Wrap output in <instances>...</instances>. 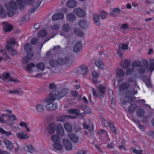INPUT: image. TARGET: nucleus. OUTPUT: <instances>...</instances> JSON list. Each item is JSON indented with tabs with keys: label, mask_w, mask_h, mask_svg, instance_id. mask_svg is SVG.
Instances as JSON below:
<instances>
[{
	"label": "nucleus",
	"mask_w": 154,
	"mask_h": 154,
	"mask_svg": "<svg viewBox=\"0 0 154 154\" xmlns=\"http://www.w3.org/2000/svg\"><path fill=\"white\" fill-rule=\"evenodd\" d=\"M51 139L54 143L60 142V138L57 135H52L51 137Z\"/></svg>",
	"instance_id": "72a5a7b5"
},
{
	"label": "nucleus",
	"mask_w": 154,
	"mask_h": 154,
	"mask_svg": "<svg viewBox=\"0 0 154 154\" xmlns=\"http://www.w3.org/2000/svg\"><path fill=\"white\" fill-rule=\"evenodd\" d=\"M6 13L2 5H0V16L2 18H4L6 17Z\"/></svg>",
	"instance_id": "37998d69"
},
{
	"label": "nucleus",
	"mask_w": 154,
	"mask_h": 154,
	"mask_svg": "<svg viewBox=\"0 0 154 154\" xmlns=\"http://www.w3.org/2000/svg\"><path fill=\"white\" fill-rule=\"evenodd\" d=\"M76 118L75 116L64 115L58 116L57 117L56 120L58 122H63L65 121L67 119H75Z\"/></svg>",
	"instance_id": "1a4fd4ad"
},
{
	"label": "nucleus",
	"mask_w": 154,
	"mask_h": 154,
	"mask_svg": "<svg viewBox=\"0 0 154 154\" xmlns=\"http://www.w3.org/2000/svg\"><path fill=\"white\" fill-rule=\"evenodd\" d=\"M50 65L52 67H56L58 65L57 61L54 60H52L49 61V62Z\"/></svg>",
	"instance_id": "864d4df0"
},
{
	"label": "nucleus",
	"mask_w": 154,
	"mask_h": 154,
	"mask_svg": "<svg viewBox=\"0 0 154 154\" xmlns=\"http://www.w3.org/2000/svg\"><path fill=\"white\" fill-rule=\"evenodd\" d=\"M20 125L21 127H24L26 129L27 132H29L30 131L29 128L28 127V125L26 123L21 121L20 123Z\"/></svg>",
	"instance_id": "5fc2aeb1"
},
{
	"label": "nucleus",
	"mask_w": 154,
	"mask_h": 154,
	"mask_svg": "<svg viewBox=\"0 0 154 154\" xmlns=\"http://www.w3.org/2000/svg\"><path fill=\"white\" fill-rule=\"evenodd\" d=\"M133 67H140L142 66L141 62L140 60H136L133 62L132 64Z\"/></svg>",
	"instance_id": "a18cd8bd"
},
{
	"label": "nucleus",
	"mask_w": 154,
	"mask_h": 154,
	"mask_svg": "<svg viewBox=\"0 0 154 154\" xmlns=\"http://www.w3.org/2000/svg\"><path fill=\"white\" fill-rule=\"evenodd\" d=\"M82 47V43L81 41H78L74 45L73 50V51L76 53L79 52Z\"/></svg>",
	"instance_id": "ddd939ff"
},
{
	"label": "nucleus",
	"mask_w": 154,
	"mask_h": 154,
	"mask_svg": "<svg viewBox=\"0 0 154 154\" xmlns=\"http://www.w3.org/2000/svg\"><path fill=\"white\" fill-rule=\"evenodd\" d=\"M80 107L85 111V113L89 114L92 113V111L91 108L87 106L82 105H81Z\"/></svg>",
	"instance_id": "c756f323"
},
{
	"label": "nucleus",
	"mask_w": 154,
	"mask_h": 154,
	"mask_svg": "<svg viewBox=\"0 0 154 154\" xmlns=\"http://www.w3.org/2000/svg\"><path fill=\"white\" fill-rule=\"evenodd\" d=\"M72 95L75 97L77 98V100L79 102L80 101L81 98V96L79 95L78 92L76 91H72L71 92Z\"/></svg>",
	"instance_id": "ea45409f"
},
{
	"label": "nucleus",
	"mask_w": 154,
	"mask_h": 154,
	"mask_svg": "<svg viewBox=\"0 0 154 154\" xmlns=\"http://www.w3.org/2000/svg\"><path fill=\"white\" fill-rule=\"evenodd\" d=\"M19 5L20 6L21 8H23L24 7L25 2L22 0H16Z\"/></svg>",
	"instance_id": "e2e57ef3"
},
{
	"label": "nucleus",
	"mask_w": 154,
	"mask_h": 154,
	"mask_svg": "<svg viewBox=\"0 0 154 154\" xmlns=\"http://www.w3.org/2000/svg\"><path fill=\"white\" fill-rule=\"evenodd\" d=\"M8 51L9 54L12 56L16 55L17 54V51L13 48L9 50Z\"/></svg>",
	"instance_id": "bf43d9fd"
},
{
	"label": "nucleus",
	"mask_w": 154,
	"mask_h": 154,
	"mask_svg": "<svg viewBox=\"0 0 154 154\" xmlns=\"http://www.w3.org/2000/svg\"><path fill=\"white\" fill-rule=\"evenodd\" d=\"M16 135L19 138L22 139H26L29 137L28 134L23 131L19 133Z\"/></svg>",
	"instance_id": "a878e982"
},
{
	"label": "nucleus",
	"mask_w": 154,
	"mask_h": 154,
	"mask_svg": "<svg viewBox=\"0 0 154 154\" xmlns=\"http://www.w3.org/2000/svg\"><path fill=\"white\" fill-rule=\"evenodd\" d=\"M0 133L2 134H5L7 137L14 135V134L12 133L11 131H7L4 130L2 128H0Z\"/></svg>",
	"instance_id": "a19ab883"
},
{
	"label": "nucleus",
	"mask_w": 154,
	"mask_h": 154,
	"mask_svg": "<svg viewBox=\"0 0 154 154\" xmlns=\"http://www.w3.org/2000/svg\"><path fill=\"white\" fill-rule=\"evenodd\" d=\"M130 64L131 61L129 60L125 59L121 60L120 62V65L123 68L125 69L129 66Z\"/></svg>",
	"instance_id": "9d476101"
},
{
	"label": "nucleus",
	"mask_w": 154,
	"mask_h": 154,
	"mask_svg": "<svg viewBox=\"0 0 154 154\" xmlns=\"http://www.w3.org/2000/svg\"><path fill=\"white\" fill-rule=\"evenodd\" d=\"M16 42L14 38L10 39L6 42V45L5 46V48L7 51L12 49L15 46Z\"/></svg>",
	"instance_id": "20e7f679"
},
{
	"label": "nucleus",
	"mask_w": 154,
	"mask_h": 154,
	"mask_svg": "<svg viewBox=\"0 0 154 154\" xmlns=\"http://www.w3.org/2000/svg\"><path fill=\"white\" fill-rule=\"evenodd\" d=\"M137 108V106L136 104H132L129 107L128 109V112L130 113H131Z\"/></svg>",
	"instance_id": "de8ad7c7"
},
{
	"label": "nucleus",
	"mask_w": 154,
	"mask_h": 154,
	"mask_svg": "<svg viewBox=\"0 0 154 154\" xmlns=\"http://www.w3.org/2000/svg\"><path fill=\"white\" fill-rule=\"evenodd\" d=\"M137 116L140 117H142L145 114L144 111L142 109H139L136 112Z\"/></svg>",
	"instance_id": "09e8293b"
},
{
	"label": "nucleus",
	"mask_w": 154,
	"mask_h": 154,
	"mask_svg": "<svg viewBox=\"0 0 154 154\" xmlns=\"http://www.w3.org/2000/svg\"><path fill=\"white\" fill-rule=\"evenodd\" d=\"M60 25L58 24H54L51 26V28L53 30H57L60 28Z\"/></svg>",
	"instance_id": "052dcab7"
},
{
	"label": "nucleus",
	"mask_w": 154,
	"mask_h": 154,
	"mask_svg": "<svg viewBox=\"0 0 154 154\" xmlns=\"http://www.w3.org/2000/svg\"><path fill=\"white\" fill-rule=\"evenodd\" d=\"M57 100L50 93L45 99L44 100L47 103L45 106V108L47 110L52 111L57 109V104L56 103H54V101Z\"/></svg>",
	"instance_id": "f257e3e1"
},
{
	"label": "nucleus",
	"mask_w": 154,
	"mask_h": 154,
	"mask_svg": "<svg viewBox=\"0 0 154 154\" xmlns=\"http://www.w3.org/2000/svg\"><path fill=\"white\" fill-rule=\"evenodd\" d=\"M35 109L38 113H42L45 110V106L42 104L38 103L36 105Z\"/></svg>",
	"instance_id": "dca6fc26"
},
{
	"label": "nucleus",
	"mask_w": 154,
	"mask_h": 154,
	"mask_svg": "<svg viewBox=\"0 0 154 154\" xmlns=\"http://www.w3.org/2000/svg\"><path fill=\"white\" fill-rule=\"evenodd\" d=\"M74 32L76 35L80 37L82 36L83 34L82 32L78 28H75Z\"/></svg>",
	"instance_id": "603ef678"
},
{
	"label": "nucleus",
	"mask_w": 154,
	"mask_h": 154,
	"mask_svg": "<svg viewBox=\"0 0 154 154\" xmlns=\"http://www.w3.org/2000/svg\"><path fill=\"white\" fill-rule=\"evenodd\" d=\"M35 65L34 63H30L26 67V69L27 71H31L33 68L35 67Z\"/></svg>",
	"instance_id": "6e6d98bb"
},
{
	"label": "nucleus",
	"mask_w": 154,
	"mask_h": 154,
	"mask_svg": "<svg viewBox=\"0 0 154 154\" xmlns=\"http://www.w3.org/2000/svg\"><path fill=\"white\" fill-rule=\"evenodd\" d=\"M83 128L85 129L88 130L91 134L93 132V125L92 123L89 121L84 122L82 124Z\"/></svg>",
	"instance_id": "6e6552de"
},
{
	"label": "nucleus",
	"mask_w": 154,
	"mask_h": 154,
	"mask_svg": "<svg viewBox=\"0 0 154 154\" xmlns=\"http://www.w3.org/2000/svg\"><path fill=\"white\" fill-rule=\"evenodd\" d=\"M64 127L66 131L70 132L72 130V127L71 125L69 123L66 122L64 124Z\"/></svg>",
	"instance_id": "f704fd0d"
},
{
	"label": "nucleus",
	"mask_w": 154,
	"mask_h": 154,
	"mask_svg": "<svg viewBox=\"0 0 154 154\" xmlns=\"http://www.w3.org/2000/svg\"><path fill=\"white\" fill-rule=\"evenodd\" d=\"M87 71V67L85 66H82L79 69L77 73L78 75H81L83 76H85Z\"/></svg>",
	"instance_id": "f8f14e48"
},
{
	"label": "nucleus",
	"mask_w": 154,
	"mask_h": 154,
	"mask_svg": "<svg viewBox=\"0 0 154 154\" xmlns=\"http://www.w3.org/2000/svg\"><path fill=\"white\" fill-rule=\"evenodd\" d=\"M8 92L9 94H17L20 95H22L23 93V91L20 89L10 90Z\"/></svg>",
	"instance_id": "cd10ccee"
},
{
	"label": "nucleus",
	"mask_w": 154,
	"mask_h": 154,
	"mask_svg": "<svg viewBox=\"0 0 154 154\" xmlns=\"http://www.w3.org/2000/svg\"><path fill=\"white\" fill-rule=\"evenodd\" d=\"M149 71L151 72L154 70V59H151L149 60V66L148 68Z\"/></svg>",
	"instance_id": "2f4dec72"
},
{
	"label": "nucleus",
	"mask_w": 154,
	"mask_h": 154,
	"mask_svg": "<svg viewBox=\"0 0 154 154\" xmlns=\"http://www.w3.org/2000/svg\"><path fill=\"white\" fill-rule=\"evenodd\" d=\"M63 144L66 150H70L72 148V144L69 140L63 139L62 140Z\"/></svg>",
	"instance_id": "0eeeda50"
},
{
	"label": "nucleus",
	"mask_w": 154,
	"mask_h": 154,
	"mask_svg": "<svg viewBox=\"0 0 154 154\" xmlns=\"http://www.w3.org/2000/svg\"><path fill=\"white\" fill-rule=\"evenodd\" d=\"M66 19L69 22H72L75 20V16L72 13L68 14L66 17Z\"/></svg>",
	"instance_id": "e433bc0d"
},
{
	"label": "nucleus",
	"mask_w": 154,
	"mask_h": 154,
	"mask_svg": "<svg viewBox=\"0 0 154 154\" xmlns=\"http://www.w3.org/2000/svg\"><path fill=\"white\" fill-rule=\"evenodd\" d=\"M73 12L77 16L81 17H84L86 15L85 11L80 8H76L74 9Z\"/></svg>",
	"instance_id": "39448f33"
},
{
	"label": "nucleus",
	"mask_w": 154,
	"mask_h": 154,
	"mask_svg": "<svg viewBox=\"0 0 154 154\" xmlns=\"http://www.w3.org/2000/svg\"><path fill=\"white\" fill-rule=\"evenodd\" d=\"M67 112L70 114H76L80 112V110L78 109H74L67 110Z\"/></svg>",
	"instance_id": "13d9d810"
},
{
	"label": "nucleus",
	"mask_w": 154,
	"mask_h": 154,
	"mask_svg": "<svg viewBox=\"0 0 154 154\" xmlns=\"http://www.w3.org/2000/svg\"><path fill=\"white\" fill-rule=\"evenodd\" d=\"M137 93V90H135L134 92H131L129 91H127L125 93V97L127 98L130 99V101H132L133 100L132 97V94H135Z\"/></svg>",
	"instance_id": "5701e85b"
},
{
	"label": "nucleus",
	"mask_w": 154,
	"mask_h": 154,
	"mask_svg": "<svg viewBox=\"0 0 154 154\" xmlns=\"http://www.w3.org/2000/svg\"><path fill=\"white\" fill-rule=\"evenodd\" d=\"M42 1V0H38L36 2V6L35 7L32 8L30 9V12L31 13H32L34 12L40 5Z\"/></svg>",
	"instance_id": "c85d7f7f"
},
{
	"label": "nucleus",
	"mask_w": 154,
	"mask_h": 154,
	"mask_svg": "<svg viewBox=\"0 0 154 154\" xmlns=\"http://www.w3.org/2000/svg\"><path fill=\"white\" fill-rule=\"evenodd\" d=\"M4 30L5 32H9L11 31L13 29V26L10 24L5 23H3Z\"/></svg>",
	"instance_id": "aec40b11"
},
{
	"label": "nucleus",
	"mask_w": 154,
	"mask_h": 154,
	"mask_svg": "<svg viewBox=\"0 0 154 154\" xmlns=\"http://www.w3.org/2000/svg\"><path fill=\"white\" fill-rule=\"evenodd\" d=\"M93 20L96 25L97 26L100 25V21L98 15L97 14H94L93 16Z\"/></svg>",
	"instance_id": "7c9ffc66"
},
{
	"label": "nucleus",
	"mask_w": 154,
	"mask_h": 154,
	"mask_svg": "<svg viewBox=\"0 0 154 154\" xmlns=\"http://www.w3.org/2000/svg\"><path fill=\"white\" fill-rule=\"evenodd\" d=\"M33 56V53H31L30 54L27 53V55L23 58V61L24 63H28L29 61L31 60Z\"/></svg>",
	"instance_id": "412c9836"
},
{
	"label": "nucleus",
	"mask_w": 154,
	"mask_h": 154,
	"mask_svg": "<svg viewBox=\"0 0 154 154\" xmlns=\"http://www.w3.org/2000/svg\"><path fill=\"white\" fill-rule=\"evenodd\" d=\"M130 87L129 84L125 82L122 83L119 87V88L120 91H123L128 89Z\"/></svg>",
	"instance_id": "4be33fe9"
},
{
	"label": "nucleus",
	"mask_w": 154,
	"mask_h": 154,
	"mask_svg": "<svg viewBox=\"0 0 154 154\" xmlns=\"http://www.w3.org/2000/svg\"><path fill=\"white\" fill-rule=\"evenodd\" d=\"M121 12V10L120 9L115 8L112 9L109 14L112 17H115L117 16Z\"/></svg>",
	"instance_id": "4468645a"
},
{
	"label": "nucleus",
	"mask_w": 154,
	"mask_h": 154,
	"mask_svg": "<svg viewBox=\"0 0 154 154\" xmlns=\"http://www.w3.org/2000/svg\"><path fill=\"white\" fill-rule=\"evenodd\" d=\"M57 133L60 136H64L65 135V131L64 129L57 131Z\"/></svg>",
	"instance_id": "69168bd1"
},
{
	"label": "nucleus",
	"mask_w": 154,
	"mask_h": 154,
	"mask_svg": "<svg viewBox=\"0 0 154 154\" xmlns=\"http://www.w3.org/2000/svg\"><path fill=\"white\" fill-rule=\"evenodd\" d=\"M69 58L67 57L59 58L57 60L58 65H63L66 63L68 61Z\"/></svg>",
	"instance_id": "6ab92c4d"
},
{
	"label": "nucleus",
	"mask_w": 154,
	"mask_h": 154,
	"mask_svg": "<svg viewBox=\"0 0 154 154\" xmlns=\"http://www.w3.org/2000/svg\"><path fill=\"white\" fill-rule=\"evenodd\" d=\"M57 86L54 83H51L49 85L48 88L50 90H54L56 89Z\"/></svg>",
	"instance_id": "680f3d73"
},
{
	"label": "nucleus",
	"mask_w": 154,
	"mask_h": 154,
	"mask_svg": "<svg viewBox=\"0 0 154 154\" xmlns=\"http://www.w3.org/2000/svg\"><path fill=\"white\" fill-rule=\"evenodd\" d=\"M98 91H97L94 88L92 89V94L95 97L100 98L103 97L106 95V88L105 87L100 85L97 87Z\"/></svg>",
	"instance_id": "f03ea898"
},
{
	"label": "nucleus",
	"mask_w": 154,
	"mask_h": 154,
	"mask_svg": "<svg viewBox=\"0 0 154 154\" xmlns=\"http://www.w3.org/2000/svg\"><path fill=\"white\" fill-rule=\"evenodd\" d=\"M68 136L70 140L74 143H77L78 142L79 138L75 134L72 133H69Z\"/></svg>",
	"instance_id": "a211bd4d"
},
{
	"label": "nucleus",
	"mask_w": 154,
	"mask_h": 154,
	"mask_svg": "<svg viewBox=\"0 0 154 154\" xmlns=\"http://www.w3.org/2000/svg\"><path fill=\"white\" fill-rule=\"evenodd\" d=\"M10 75L9 73H4L2 74L1 79L4 81H6L9 78Z\"/></svg>",
	"instance_id": "8fccbe9b"
},
{
	"label": "nucleus",
	"mask_w": 154,
	"mask_h": 154,
	"mask_svg": "<svg viewBox=\"0 0 154 154\" xmlns=\"http://www.w3.org/2000/svg\"><path fill=\"white\" fill-rule=\"evenodd\" d=\"M127 82L128 83H134V84L136 83V81L135 79L133 77H129L128 78Z\"/></svg>",
	"instance_id": "774afa93"
},
{
	"label": "nucleus",
	"mask_w": 154,
	"mask_h": 154,
	"mask_svg": "<svg viewBox=\"0 0 154 154\" xmlns=\"http://www.w3.org/2000/svg\"><path fill=\"white\" fill-rule=\"evenodd\" d=\"M101 19L102 20L104 19L107 15V13L105 11H101L100 13L99 14Z\"/></svg>",
	"instance_id": "4d7b16f0"
},
{
	"label": "nucleus",
	"mask_w": 154,
	"mask_h": 154,
	"mask_svg": "<svg viewBox=\"0 0 154 154\" xmlns=\"http://www.w3.org/2000/svg\"><path fill=\"white\" fill-rule=\"evenodd\" d=\"M64 17L63 14L58 13L53 15L51 17L52 20L53 21H56L60 19H63Z\"/></svg>",
	"instance_id": "2eb2a0df"
},
{
	"label": "nucleus",
	"mask_w": 154,
	"mask_h": 154,
	"mask_svg": "<svg viewBox=\"0 0 154 154\" xmlns=\"http://www.w3.org/2000/svg\"><path fill=\"white\" fill-rule=\"evenodd\" d=\"M4 143L6 145L7 148L10 150H11L13 147V144L11 142L7 139L4 140Z\"/></svg>",
	"instance_id": "bb28decb"
},
{
	"label": "nucleus",
	"mask_w": 154,
	"mask_h": 154,
	"mask_svg": "<svg viewBox=\"0 0 154 154\" xmlns=\"http://www.w3.org/2000/svg\"><path fill=\"white\" fill-rule=\"evenodd\" d=\"M53 146L55 149L58 151H61L63 149V146L60 142L54 143Z\"/></svg>",
	"instance_id": "4c0bfd02"
},
{
	"label": "nucleus",
	"mask_w": 154,
	"mask_h": 154,
	"mask_svg": "<svg viewBox=\"0 0 154 154\" xmlns=\"http://www.w3.org/2000/svg\"><path fill=\"white\" fill-rule=\"evenodd\" d=\"M79 26L83 29H86L88 28L89 23L85 19H83L80 21L78 23Z\"/></svg>",
	"instance_id": "9b49d317"
},
{
	"label": "nucleus",
	"mask_w": 154,
	"mask_h": 154,
	"mask_svg": "<svg viewBox=\"0 0 154 154\" xmlns=\"http://www.w3.org/2000/svg\"><path fill=\"white\" fill-rule=\"evenodd\" d=\"M68 90L66 89H61L60 91H52L50 92L54 97L58 100H60L67 94Z\"/></svg>",
	"instance_id": "7ed1b4c3"
},
{
	"label": "nucleus",
	"mask_w": 154,
	"mask_h": 154,
	"mask_svg": "<svg viewBox=\"0 0 154 154\" xmlns=\"http://www.w3.org/2000/svg\"><path fill=\"white\" fill-rule=\"evenodd\" d=\"M35 66L38 69L41 71H43L45 68V64L43 63H38Z\"/></svg>",
	"instance_id": "c03bdc74"
},
{
	"label": "nucleus",
	"mask_w": 154,
	"mask_h": 154,
	"mask_svg": "<svg viewBox=\"0 0 154 154\" xmlns=\"http://www.w3.org/2000/svg\"><path fill=\"white\" fill-rule=\"evenodd\" d=\"M143 81L145 82V84L147 87H151L152 86V84L149 78H144Z\"/></svg>",
	"instance_id": "3c124183"
},
{
	"label": "nucleus",
	"mask_w": 154,
	"mask_h": 154,
	"mask_svg": "<svg viewBox=\"0 0 154 154\" xmlns=\"http://www.w3.org/2000/svg\"><path fill=\"white\" fill-rule=\"evenodd\" d=\"M47 34V31L43 29L41 30L38 34V37H43L45 36Z\"/></svg>",
	"instance_id": "79ce46f5"
},
{
	"label": "nucleus",
	"mask_w": 154,
	"mask_h": 154,
	"mask_svg": "<svg viewBox=\"0 0 154 154\" xmlns=\"http://www.w3.org/2000/svg\"><path fill=\"white\" fill-rule=\"evenodd\" d=\"M5 6L6 9L12 8L14 10H16L18 8V5L16 3L13 1H11L9 3H6Z\"/></svg>",
	"instance_id": "423d86ee"
},
{
	"label": "nucleus",
	"mask_w": 154,
	"mask_h": 154,
	"mask_svg": "<svg viewBox=\"0 0 154 154\" xmlns=\"http://www.w3.org/2000/svg\"><path fill=\"white\" fill-rule=\"evenodd\" d=\"M67 6L69 8H73L77 6V2L75 0H70L66 3Z\"/></svg>",
	"instance_id": "393cba45"
},
{
	"label": "nucleus",
	"mask_w": 154,
	"mask_h": 154,
	"mask_svg": "<svg viewBox=\"0 0 154 154\" xmlns=\"http://www.w3.org/2000/svg\"><path fill=\"white\" fill-rule=\"evenodd\" d=\"M96 65L99 68L103 69V64L102 61L100 60H96L95 61Z\"/></svg>",
	"instance_id": "58836bf2"
},
{
	"label": "nucleus",
	"mask_w": 154,
	"mask_h": 154,
	"mask_svg": "<svg viewBox=\"0 0 154 154\" xmlns=\"http://www.w3.org/2000/svg\"><path fill=\"white\" fill-rule=\"evenodd\" d=\"M116 73L117 75L120 77H123L125 75V73L124 71L120 68H118L116 69Z\"/></svg>",
	"instance_id": "473e14b6"
},
{
	"label": "nucleus",
	"mask_w": 154,
	"mask_h": 154,
	"mask_svg": "<svg viewBox=\"0 0 154 154\" xmlns=\"http://www.w3.org/2000/svg\"><path fill=\"white\" fill-rule=\"evenodd\" d=\"M32 45L29 43H26L24 47V49L25 51L27 53L30 54L32 52Z\"/></svg>",
	"instance_id": "b1692460"
},
{
	"label": "nucleus",
	"mask_w": 154,
	"mask_h": 154,
	"mask_svg": "<svg viewBox=\"0 0 154 154\" xmlns=\"http://www.w3.org/2000/svg\"><path fill=\"white\" fill-rule=\"evenodd\" d=\"M24 148L25 149H26L27 151L31 153H32L34 151L33 146L31 145H26L25 146Z\"/></svg>",
	"instance_id": "49530a36"
},
{
	"label": "nucleus",
	"mask_w": 154,
	"mask_h": 154,
	"mask_svg": "<svg viewBox=\"0 0 154 154\" xmlns=\"http://www.w3.org/2000/svg\"><path fill=\"white\" fill-rule=\"evenodd\" d=\"M7 13L8 15L10 17H12L14 14V12L13 10L10 9H7Z\"/></svg>",
	"instance_id": "338daca9"
},
{
	"label": "nucleus",
	"mask_w": 154,
	"mask_h": 154,
	"mask_svg": "<svg viewBox=\"0 0 154 154\" xmlns=\"http://www.w3.org/2000/svg\"><path fill=\"white\" fill-rule=\"evenodd\" d=\"M111 130L114 133L116 132V131L115 129L114 124L111 122H109V125Z\"/></svg>",
	"instance_id": "0e129e2a"
},
{
	"label": "nucleus",
	"mask_w": 154,
	"mask_h": 154,
	"mask_svg": "<svg viewBox=\"0 0 154 154\" xmlns=\"http://www.w3.org/2000/svg\"><path fill=\"white\" fill-rule=\"evenodd\" d=\"M70 26L69 24L68 23H65L62 26V30L65 32H68L70 30Z\"/></svg>",
	"instance_id": "c9c22d12"
},
{
	"label": "nucleus",
	"mask_w": 154,
	"mask_h": 154,
	"mask_svg": "<svg viewBox=\"0 0 154 154\" xmlns=\"http://www.w3.org/2000/svg\"><path fill=\"white\" fill-rule=\"evenodd\" d=\"M55 124L54 122L51 123L49 125L47 129L48 133L50 134H53L55 131Z\"/></svg>",
	"instance_id": "f3484780"
}]
</instances>
